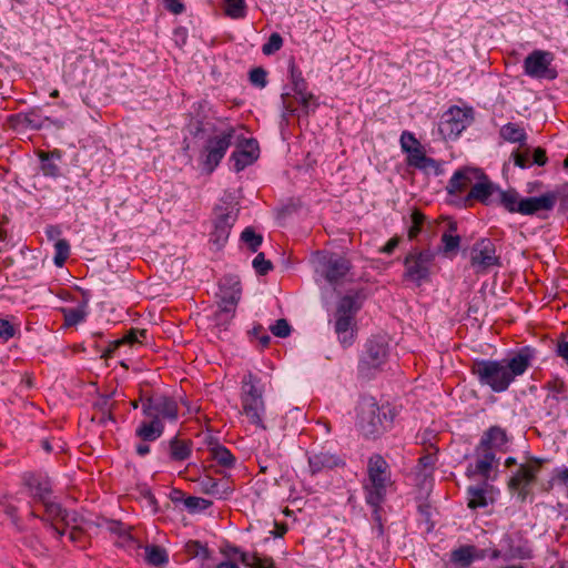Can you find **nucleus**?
I'll return each instance as SVG.
<instances>
[{"mask_svg":"<svg viewBox=\"0 0 568 568\" xmlns=\"http://www.w3.org/2000/svg\"><path fill=\"white\" fill-rule=\"evenodd\" d=\"M534 357L535 351L526 346L501 361L476 359L471 365V374L481 386H488L495 393H503L517 376H521L528 369Z\"/></svg>","mask_w":568,"mask_h":568,"instance_id":"nucleus-1","label":"nucleus"},{"mask_svg":"<svg viewBox=\"0 0 568 568\" xmlns=\"http://www.w3.org/2000/svg\"><path fill=\"white\" fill-rule=\"evenodd\" d=\"M242 414L256 427L265 429L263 416L265 404L263 400V387L258 377L252 373L246 374L242 381Z\"/></svg>","mask_w":568,"mask_h":568,"instance_id":"nucleus-2","label":"nucleus"},{"mask_svg":"<svg viewBox=\"0 0 568 568\" xmlns=\"http://www.w3.org/2000/svg\"><path fill=\"white\" fill-rule=\"evenodd\" d=\"M369 484L365 486L366 503L377 509L390 481L389 466L381 455H373L367 465Z\"/></svg>","mask_w":568,"mask_h":568,"instance_id":"nucleus-3","label":"nucleus"},{"mask_svg":"<svg viewBox=\"0 0 568 568\" xmlns=\"http://www.w3.org/2000/svg\"><path fill=\"white\" fill-rule=\"evenodd\" d=\"M359 308L358 297L353 295H345L337 304L335 333L344 347H348L354 343V316Z\"/></svg>","mask_w":568,"mask_h":568,"instance_id":"nucleus-4","label":"nucleus"},{"mask_svg":"<svg viewBox=\"0 0 568 568\" xmlns=\"http://www.w3.org/2000/svg\"><path fill=\"white\" fill-rule=\"evenodd\" d=\"M435 256L430 250H412L404 258V280L417 286L428 282L435 265Z\"/></svg>","mask_w":568,"mask_h":568,"instance_id":"nucleus-5","label":"nucleus"},{"mask_svg":"<svg viewBox=\"0 0 568 568\" xmlns=\"http://www.w3.org/2000/svg\"><path fill=\"white\" fill-rule=\"evenodd\" d=\"M392 423L387 413L373 398H363L358 405V425L366 436H377Z\"/></svg>","mask_w":568,"mask_h":568,"instance_id":"nucleus-6","label":"nucleus"},{"mask_svg":"<svg viewBox=\"0 0 568 568\" xmlns=\"http://www.w3.org/2000/svg\"><path fill=\"white\" fill-rule=\"evenodd\" d=\"M388 358V343L384 336H373L365 344V349L359 361V372L366 376L374 371L382 369Z\"/></svg>","mask_w":568,"mask_h":568,"instance_id":"nucleus-7","label":"nucleus"},{"mask_svg":"<svg viewBox=\"0 0 568 568\" xmlns=\"http://www.w3.org/2000/svg\"><path fill=\"white\" fill-rule=\"evenodd\" d=\"M235 129L227 128L210 136L202 152L203 164L211 173L220 164L227 149L232 144Z\"/></svg>","mask_w":568,"mask_h":568,"instance_id":"nucleus-8","label":"nucleus"},{"mask_svg":"<svg viewBox=\"0 0 568 568\" xmlns=\"http://www.w3.org/2000/svg\"><path fill=\"white\" fill-rule=\"evenodd\" d=\"M554 54L549 51L534 50L524 60V72L532 79L554 80L557 71L552 67Z\"/></svg>","mask_w":568,"mask_h":568,"instance_id":"nucleus-9","label":"nucleus"},{"mask_svg":"<svg viewBox=\"0 0 568 568\" xmlns=\"http://www.w3.org/2000/svg\"><path fill=\"white\" fill-rule=\"evenodd\" d=\"M142 413L146 418H154L155 420L176 422L179 417V405L175 399L164 396L155 395L149 397L142 404Z\"/></svg>","mask_w":568,"mask_h":568,"instance_id":"nucleus-10","label":"nucleus"},{"mask_svg":"<svg viewBox=\"0 0 568 568\" xmlns=\"http://www.w3.org/2000/svg\"><path fill=\"white\" fill-rule=\"evenodd\" d=\"M318 272L331 284L341 283L351 271V262L335 253H318Z\"/></svg>","mask_w":568,"mask_h":568,"instance_id":"nucleus-11","label":"nucleus"},{"mask_svg":"<svg viewBox=\"0 0 568 568\" xmlns=\"http://www.w3.org/2000/svg\"><path fill=\"white\" fill-rule=\"evenodd\" d=\"M470 265L477 274L500 266V257L496 254V246L491 240L481 239L474 244L470 251Z\"/></svg>","mask_w":568,"mask_h":568,"instance_id":"nucleus-12","label":"nucleus"},{"mask_svg":"<svg viewBox=\"0 0 568 568\" xmlns=\"http://www.w3.org/2000/svg\"><path fill=\"white\" fill-rule=\"evenodd\" d=\"M239 210L232 205H221L214 210L213 231L211 241L219 247L223 246L231 229L237 220Z\"/></svg>","mask_w":568,"mask_h":568,"instance_id":"nucleus-13","label":"nucleus"},{"mask_svg":"<svg viewBox=\"0 0 568 568\" xmlns=\"http://www.w3.org/2000/svg\"><path fill=\"white\" fill-rule=\"evenodd\" d=\"M473 121L470 110H464L459 106L450 108L444 115L439 124L440 134L445 139H456Z\"/></svg>","mask_w":568,"mask_h":568,"instance_id":"nucleus-14","label":"nucleus"},{"mask_svg":"<svg viewBox=\"0 0 568 568\" xmlns=\"http://www.w3.org/2000/svg\"><path fill=\"white\" fill-rule=\"evenodd\" d=\"M541 465L542 460L538 458H531L528 463L520 465L508 483L509 488L519 491L521 497L525 498L528 493L527 489L535 481Z\"/></svg>","mask_w":568,"mask_h":568,"instance_id":"nucleus-15","label":"nucleus"},{"mask_svg":"<svg viewBox=\"0 0 568 568\" xmlns=\"http://www.w3.org/2000/svg\"><path fill=\"white\" fill-rule=\"evenodd\" d=\"M242 287L236 276H224L220 283L219 307L223 313H233L241 298Z\"/></svg>","mask_w":568,"mask_h":568,"instance_id":"nucleus-16","label":"nucleus"},{"mask_svg":"<svg viewBox=\"0 0 568 568\" xmlns=\"http://www.w3.org/2000/svg\"><path fill=\"white\" fill-rule=\"evenodd\" d=\"M44 506V517L41 519L45 523H50L53 530L58 536H63L67 532V528L70 526L74 518L63 509L58 503L51 501L49 498L45 501H41Z\"/></svg>","mask_w":568,"mask_h":568,"instance_id":"nucleus-17","label":"nucleus"},{"mask_svg":"<svg viewBox=\"0 0 568 568\" xmlns=\"http://www.w3.org/2000/svg\"><path fill=\"white\" fill-rule=\"evenodd\" d=\"M260 155L258 143L254 139L243 140L237 150L232 153L231 160L234 161L236 172L243 171L246 166L253 164Z\"/></svg>","mask_w":568,"mask_h":568,"instance_id":"nucleus-18","label":"nucleus"},{"mask_svg":"<svg viewBox=\"0 0 568 568\" xmlns=\"http://www.w3.org/2000/svg\"><path fill=\"white\" fill-rule=\"evenodd\" d=\"M499 186L494 184L485 174L478 178L471 185L467 195V200H475L484 205H493L496 203Z\"/></svg>","mask_w":568,"mask_h":568,"instance_id":"nucleus-19","label":"nucleus"},{"mask_svg":"<svg viewBox=\"0 0 568 568\" xmlns=\"http://www.w3.org/2000/svg\"><path fill=\"white\" fill-rule=\"evenodd\" d=\"M406 163L408 166L415 168L423 171L426 174L434 173L435 175L442 174V168L439 162L428 158L425 153L424 146H414L408 153H406Z\"/></svg>","mask_w":568,"mask_h":568,"instance_id":"nucleus-20","label":"nucleus"},{"mask_svg":"<svg viewBox=\"0 0 568 568\" xmlns=\"http://www.w3.org/2000/svg\"><path fill=\"white\" fill-rule=\"evenodd\" d=\"M558 201L556 192H547L540 196L524 197L521 206V215L540 214L541 212H550Z\"/></svg>","mask_w":568,"mask_h":568,"instance_id":"nucleus-21","label":"nucleus"},{"mask_svg":"<svg viewBox=\"0 0 568 568\" xmlns=\"http://www.w3.org/2000/svg\"><path fill=\"white\" fill-rule=\"evenodd\" d=\"M483 176L484 172L479 169L464 168L454 173L446 189L449 194L457 195L463 193L468 186L471 187L477 179Z\"/></svg>","mask_w":568,"mask_h":568,"instance_id":"nucleus-22","label":"nucleus"},{"mask_svg":"<svg viewBox=\"0 0 568 568\" xmlns=\"http://www.w3.org/2000/svg\"><path fill=\"white\" fill-rule=\"evenodd\" d=\"M23 484L29 488L31 496L38 501H45L51 494V481L48 476L27 473L23 475Z\"/></svg>","mask_w":568,"mask_h":568,"instance_id":"nucleus-23","label":"nucleus"},{"mask_svg":"<svg viewBox=\"0 0 568 568\" xmlns=\"http://www.w3.org/2000/svg\"><path fill=\"white\" fill-rule=\"evenodd\" d=\"M291 82L292 92L297 95L305 113H308L310 106L314 104V95L307 91L306 81L302 77L301 71H298L294 65L291 68Z\"/></svg>","mask_w":568,"mask_h":568,"instance_id":"nucleus-24","label":"nucleus"},{"mask_svg":"<svg viewBox=\"0 0 568 568\" xmlns=\"http://www.w3.org/2000/svg\"><path fill=\"white\" fill-rule=\"evenodd\" d=\"M497 464L498 459L496 458V453L490 448H486V446L479 444L476 448V463L474 473L488 478L489 473L495 466H497Z\"/></svg>","mask_w":568,"mask_h":568,"instance_id":"nucleus-25","label":"nucleus"},{"mask_svg":"<svg viewBox=\"0 0 568 568\" xmlns=\"http://www.w3.org/2000/svg\"><path fill=\"white\" fill-rule=\"evenodd\" d=\"M342 464V459L328 452H320L308 457V466L312 475L333 469Z\"/></svg>","mask_w":568,"mask_h":568,"instance_id":"nucleus-26","label":"nucleus"},{"mask_svg":"<svg viewBox=\"0 0 568 568\" xmlns=\"http://www.w3.org/2000/svg\"><path fill=\"white\" fill-rule=\"evenodd\" d=\"M508 437L506 430L498 427H490L481 437V445L486 448H490L493 452H506L507 450Z\"/></svg>","mask_w":568,"mask_h":568,"instance_id":"nucleus-27","label":"nucleus"},{"mask_svg":"<svg viewBox=\"0 0 568 568\" xmlns=\"http://www.w3.org/2000/svg\"><path fill=\"white\" fill-rule=\"evenodd\" d=\"M544 387L548 390L545 403L549 406L550 409H558L559 402L567 399L566 383L559 377H554L552 379L548 381Z\"/></svg>","mask_w":568,"mask_h":568,"instance_id":"nucleus-28","label":"nucleus"},{"mask_svg":"<svg viewBox=\"0 0 568 568\" xmlns=\"http://www.w3.org/2000/svg\"><path fill=\"white\" fill-rule=\"evenodd\" d=\"M524 197L515 189L501 190L499 187L496 203L501 205L509 213L521 214Z\"/></svg>","mask_w":568,"mask_h":568,"instance_id":"nucleus-29","label":"nucleus"},{"mask_svg":"<svg viewBox=\"0 0 568 568\" xmlns=\"http://www.w3.org/2000/svg\"><path fill=\"white\" fill-rule=\"evenodd\" d=\"M164 425L161 420L149 418L143 420L135 429V436L143 442H154L162 436Z\"/></svg>","mask_w":568,"mask_h":568,"instance_id":"nucleus-30","label":"nucleus"},{"mask_svg":"<svg viewBox=\"0 0 568 568\" xmlns=\"http://www.w3.org/2000/svg\"><path fill=\"white\" fill-rule=\"evenodd\" d=\"M207 450L210 457L219 465L227 468L234 466L235 457L232 455V453L226 447L220 445L216 440H213L212 437H209Z\"/></svg>","mask_w":568,"mask_h":568,"instance_id":"nucleus-31","label":"nucleus"},{"mask_svg":"<svg viewBox=\"0 0 568 568\" xmlns=\"http://www.w3.org/2000/svg\"><path fill=\"white\" fill-rule=\"evenodd\" d=\"M499 135L509 143H518L520 148L526 145L527 133L518 123L509 122L503 125L499 130Z\"/></svg>","mask_w":568,"mask_h":568,"instance_id":"nucleus-32","label":"nucleus"},{"mask_svg":"<svg viewBox=\"0 0 568 568\" xmlns=\"http://www.w3.org/2000/svg\"><path fill=\"white\" fill-rule=\"evenodd\" d=\"M503 542L506 545V559H529L532 557V550L526 542L515 546L510 536H505Z\"/></svg>","mask_w":568,"mask_h":568,"instance_id":"nucleus-33","label":"nucleus"},{"mask_svg":"<svg viewBox=\"0 0 568 568\" xmlns=\"http://www.w3.org/2000/svg\"><path fill=\"white\" fill-rule=\"evenodd\" d=\"M457 231L456 222H449L448 231L444 232L442 235V244H443V253L445 255H450L452 253H456L460 245V236L454 234Z\"/></svg>","mask_w":568,"mask_h":568,"instance_id":"nucleus-34","label":"nucleus"},{"mask_svg":"<svg viewBox=\"0 0 568 568\" xmlns=\"http://www.w3.org/2000/svg\"><path fill=\"white\" fill-rule=\"evenodd\" d=\"M170 458L174 462H183L191 455V444L174 437L169 443Z\"/></svg>","mask_w":568,"mask_h":568,"instance_id":"nucleus-35","label":"nucleus"},{"mask_svg":"<svg viewBox=\"0 0 568 568\" xmlns=\"http://www.w3.org/2000/svg\"><path fill=\"white\" fill-rule=\"evenodd\" d=\"M475 548L473 546L460 547L452 552V561L463 568L470 566L474 560Z\"/></svg>","mask_w":568,"mask_h":568,"instance_id":"nucleus-36","label":"nucleus"},{"mask_svg":"<svg viewBox=\"0 0 568 568\" xmlns=\"http://www.w3.org/2000/svg\"><path fill=\"white\" fill-rule=\"evenodd\" d=\"M224 12L232 19H243L246 16L245 0H224Z\"/></svg>","mask_w":568,"mask_h":568,"instance_id":"nucleus-37","label":"nucleus"},{"mask_svg":"<svg viewBox=\"0 0 568 568\" xmlns=\"http://www.w3.org/2000/svg\"><path fill=\"white\" fill-rule=\"evenodd\" d=\"M468 494V507L471 509L483 508L487 506L486 491L481 487H469Z\"/></svg>","mask_w":568,"mask_h":568,"instance_id":"nucleus-38","label":"nucleus"},{"mask_svg":"<svg viewBox=\"0 0 568 568\" xmlns=\"http://www.w3.org/2000/svg\"><path fill=\"white\" fill-rule=\"evenodd\" d=\"M65 326H74L84 321L87 316L85 306H78L62 310Z\"/></svg>","mask_w":568,"mask_h":568,"instance_id":"nucleus-39","label":"nucleus"},{"mask_svg":"<svg viewBox=\"0 0 568 568\" xmlns=\"http://www.w3.org/2000/svg\"><path fill=\"white\" fill-rule=\"evenodd\" d=\"M70 255V244L67 240L60 239L54 244V264L62 266Z\"/></svg>","mask_w":568,"mask_h":568,"instance_id":"nucleus-40","label":"nucleus"},{"mask_svg":"<svg viewBox=\"0 0 568 568\" xmlns=\"http://www.w3.org/2000/svg\"><path fill=\"white\" fill-rule=\"evenodd\" d=\"M146 561L153 566H161L168 562V554L164 549L158 546L148 547L146 550Z\"/></svg>","mask_w":568,"mask_h":568,"instance_id":"nucleus-41","label":"nucleus"},{"mask_svg":"<svg viewBox=\"0 0 568 568\" xmlns=\"http://www.w3.org/2000/svg\"><path fill=\"white\" fill-rule=\"evenodd\" d=\"M511 159L514 160L516 166L520 169L529 168L531 165L530 149L527 145L524 148L519 146V149L511 153Z\"/></svg>","mask_w":568,"mask_h":568,"instance_id":"nucleus-42","label":"nucleus"},{"mask_svg":"<svg viewBox=\"0 0 568 568\" xmlns=\"http://www.w3.org/2000/svg\"><path fill=\"white\" fill-rule=\"evenodd\" d=\"M241 239L252 252H256L263 242L262 235L256 234L252 227H246Z\"/></svg>","mask_w":568,"mask_h":568,"instance_id":"nucleus-43","label":"nucleus"},{"mask_svg":"<svg viewBox=\"0 0 568 568\" xmlns=\"http://www.w3.org/2000/svg\"><path fill=\"white\" fill-rule=\"evenodd\" d=\"M282 103L285 114H295L298 110V106H302L301 102L297 99V95L293 92H285L282 94ZM305 111L303 108H301Z\"/></svg>","mask_w":568,"mask_h":568,"instance_id":"nucleus-44","label":"nucleus"},{"mask_svg":"<svg viewBox=\"0 0 568 568\" xmlns=\"http://www.w3.org/2000/svg\"><path fill=\"white\" fill-rule=\"evenodd\" d=\"M410 217H412V225L408 229L407 235H408L409 240H415L422 231V226L425 222L426 216L418 210H415L412 213Z\"/></svg>","mask_w":568,"mask_h":568,"instance_id":"nucleus-45","label":"nucleus"},{"mask_svg":"<svg viewBox=\"0 0 568 568\" xmlns=\"http://www.w3.org/2000/svg\"><path fill=\"white\" fill-rule=\"evenodd\" d=\"M204 487L206 494L216 496L219 498L225 497L231 491V488L229 486L221 489V484L217 480L210 477L206 478Z\"/></svg>","mask_w":568,"mask_h":568,"instance_id":"nucleus-46","label":"nucleus"},{"mask_svg":"<svg viewBox=\"0 0 568 568\" xmlns=\"http://www.w3.org/2000/svg\"><path fill=\"white\" fill-rule=\"evenodd\" d=\"M283 45V39L280 33H272L268 40L263 44L262 52L265 55H271L278 51Z\"/></svg>","mask_w":568,"mask_h":568,"instance_id":"nucleus-47","label":"nucleus"},{"mask_svg":"<svg viewBox=\"0 0 568 568\" xmlns=\"http://www.w3.org/2000/svg\"><path fill=\"white\" fill-rule=\"evenodd\" d=\"M436 462L437 456L435 453L427 454L419 458L417 468L425 477H427L432 474Z\"/></svg>","mask_w":568,"mask_h":568,"instance_id":"nucleus-48","label":"nucleus"},{"mask_svg":"<svg viewBox=\"0 0 568 568\" xmlns=\"http://www.w3.org/2000/svg\"><path fill=\"white\" fill-rule=\"evenodd\" d=\"M185 551L191 557H209V549L197 540H190L185 544Z\"/></svg>","mask_w":568,"mask_h":568,"instance_id":"nucleus-49","label":"nucleus"},{"mask_svg":"<svg viewBox=\"0 0 568 568\" xmlns=\"http://www.w3.org/2000/svg\"><path fill=\"white\" fill-rule=\"evenodd\" d=\"M252 264H253V267L255 268L256 273H258L260 275H265L273 268L271 261L265 258L264 253H258L254 257Z\"/></svg>","mask_w":568,"mask_h":568,"instance_id":"nucleus-50","label":"nucleus"},{"mask_svg":"<svg viewBox=\"0 0 568 568\" xmlns=\"http://www.w3.org/2000/svg\"><path fill=\"white\" fill-rule=\"evenodd\" d=\"M400 148L404 153H408L414 146H419L422 143L415 138L412 132L404 131L399 139Z\"/></svg>","mask_w":568,"mask_h":568,"instance_id":"nucleus-51","label":"nucleus"},{"mask_svg":"<svg viewBox=\"0 0 568 568\" xmlns=\"http://www.w3.org/2000/svg\"><path fill=\"white\" fill-rule=\"evenodd\" d=\"M273 335L285 338L291 334V326L285 318H280L270 327Z\"/></svg>","mask_w":568,"mask_h":568,"instance_id":"nucleus-52","label":"nucleus"},{"mask_svg":"<svg viewBox=\"0 0 568 568\" xmlns=\"http://www.w3.org/2000/svg\"><path fill=\"white\" fill-rule=\"evenodd\" d=\"M267 73L263 68H255L250 72V81L252 84L264 88L267 84Z\"/></svg>","mask_w":568,"mask_h":568,"instance_id":"nucleus-53","label":"nucleus"},{"mask_svg":"<svg viewBox=\"0 0 568 568\" xmlns=\"http://www.w3.org/2000/svg\"><path fill=\"white\" fill-rule=\"evenodd\" d=\"M184 506L189 510L194 511L197 509H206L210 506V501L200 497L190 496L184 499Z\"/></svg>","mask_w":568,"mask_h":568,"instance_id":"nucleus-54","label":"nucleus"},{"mask_svg":"<svg viewBox=\"0 0 568 568\" xmlns=\"http://www.w3.org/2000/svg\"><path fill=\"white\" fill-rule=\"evenodd\" d=\"M555 484L562 485L568 487V468H556L554 470V476L551 480L549 481V488L552 487Z\"/></svg>","mask_w":568,"mask_h":568,"instance_id":"nucleus-55","label":"nucleus"},{"mask_svg":"<svg viewBox=\"0 0 568 568\" xmlns=\"http://www.w3.org/2000/svg\"><path fill=\"white\" fill-rule=\"evenodd\" d=\"M17 328L8 321L0 318V338L4 342L16 335Z\"/></svg>","mask_w":568,"mask_h":568,"instance_id":"nucleus-56","label":"nucleus"},{"mask_svg":"<svg viewBox=\"0 0 568 568\" xmlns=\"http://www.w3.org/2000/svg\"><path fill=\"white\" fill-rule=\"evenodd\" d=\"M145 337V331L144 329H131L126 335H124L121 341H123V344H130L133 345L135 343H141V338Z\"/></svg>","mask_w":568,"mask_h":568,"instance_id":"nucleus-57","label":"nucleus"},{"mask_svg":"<svg viewBox=\"0 0 568 568\" xmlns=\"http://www.w3.org/2000/svg\"><path fill=\"white\" fill-rule=\"evenodd\" d=\"M41 159H42L41 170H42L43 174L48 175V176L58 175V173H59L58 165L54 163L48 162L47 156H41Z\"/></svg>","mask_w":568,"mask_h":568,"instance_id":"nucleus-58","label":"nucleus"},{"mask_svg":"<svg viewBox=\"0 0 568 568\" xmlns=\"http://www.w3.org/2000/svg\"><path fill=\"white\" fill-rule=\"evenodd\" d=\"M164 7L174 14L182 13L184 6L180 0H163Z\"/></svg>","mask_w":568,"mask_h":568,"instance_id":"nucleus-59","label":"nucleus"},{"mask_svg":"<svg viewBox=\"0 0 568 568\" xmlns=\"http://www.w3.org/2000/svg\"><path fill=\"white\" fill-rule=\"evenodd\" d=\"M253 568H275L272 558L253 557Z\"/></svg>","mask_w":568,"mask_h":568,"instance_id":"nucleus-60","label":"nucleus"},{"mask_svg":"<svg viewBox=\"0 0 568 568\" xmlns=\"http://www.w3.org/2000/svg\"><path fill=\"white\" fill-rule=\"evenodd\" d=\"M532 163L539 166H542L547 163L546 151L542 148H537L534 150L531 164Z\"/></svg>","mask_w":568,"mask_h":568,"instance_id":"nucleus-61","label":"nucleus"},{"mask_svg":"<svg viewBox=\"0 0 568 568\" xmlns=\"http://www.w3.org/2000/svg\"><path fill=\"white\" fill-rule=\"evenodd\" d=\"M0 506L2 507L3 511L12 519H16L17 517V507L12 505L7 497H4L2 500H0Z\"/></svg>","mask_w":568,"mask_h":568,"instance_id":"nucleus-62","label":"nucleus"},{"mask_svg":"<svg viewBox=\"0 0 568 568\" xmlns=\"http://www.w3.org/2000/svg\"><path fill=\"white\" fill-rule=\"evenodd\" d=\"M68 537L72 542H80L84 537V534L78 526L74 525L68 531Z\"/></svg>","mask_w":568,"mask_h":568,"instance_id":"nucleus-63","label":"nucleus"},{"mask_svg":"<svg viewBox=\"0 0 568 568\" xmlns=\"http://www.w3.org/2000/svg\"><path fill=\"white\" fill-rule=\"evenodd\" d=\"M123 345V341L116 339L109 344V346L103 351L102 357L110 358L113 356L114 352Z\"/></svg>","mask_w":568,"mask_h":568,"instance_id":"nucleus-64","label":"nucleus"}]
</instances>
